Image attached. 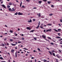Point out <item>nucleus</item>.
I'll return each mask as SVG.
<instances>
[{
  "instance_id": "f257e3e1",
  "label": "nucleus",
  "mask_w": 62,
  "mask_h": 62,
  "mask_svg": "<svg viewBox=\"0 0 62 62\" xmlns=\"http://www.w3.org/2000/svg\"><path fill=\"white\" fill-rule=\"evenodd\" d=\"M23 13H21L20 12H19L18 13V12H16L14 14L16 15H17V14H18V15H23Z\"/></svg>"
},
{
  "instance_id": "f03ea898",
  "label": "nucleus",
  "mask_w": 62,
  "mask_h": 62,
  "mask_svg": "<svg viewBox=\"0 0 62 62\" xmlns=\"http://www.w3.org/2000/svg\"><path fill=\"white\" fill-rule=\"evenodd\" d=\"M51 30H52L51 29H50L49 30L48 29L47 30H46V32H48V31L51 32Z\"/></svg>"
},
{
  "instance_id": "7ed1b4c3",
  "label": "nucleus",
  "mask_w": 62,
  "mask_h": 62,
  "mask_svg": "<svg viewBox=\"0 0 62 62\" xmlns=\"http://www.w3.org/2000/svg\"><path fill=\"white\" fill-rule=\"evenodd\" d=\"M2 7H3V8H6V6H5V5H4V4H3L2 5Z\"/></svg>"
},
{
  "instance_id": "20e7f679",
  "label": "nucleus",
  "mask_w": 62,
  "mask_h": 62,
  "mask_svg": "<svg viewBox=\"0 0 62 62\" xmlns=\"http://www.w3.org/2000/svg\"><path fill=\"white\" fill-rule=\"evenodd\" d=\"M11 52L13 54H14V49H12L11 50Z\"/></svg>"
},
{
  "instance_id": "39448f33",
  "label": "nucleus",
  "mask_w": 62,
  "mask_h": 62,
  "mask_svg": "<svg viewBox=\"0 0 62 62\" xmlns=\"http://www.w3.org/2000/svg\"><path fill=\"white\" fill-rule=\"evenodd\" d=\"M42 37L43 38H44V39H46V36H44V35H42Z\"/></svg>"
},
{
  "instance_id": "423d86ee",
  "label": "nucleus",
  "mask_w": 62,
  "mask_h": 62,
  "mask_svg": "<svg viewBox=\"0 0 62 62\" xmlns=\"http://www.w3.org/2000/svg\"><path fill=\"white\" fill-rule=\"evenodd\" d=\"M26 28L27 30H30L31 29L30 28H29L28 27H27Z\"/></svg>"
},
{
  "instance_id": "0eeeda50",
  "label": "nucleus",
  "mask_w": 62,
  "mask_h": 62,
  "mask_svg": "<svg viewBox=\"0 0 62 62\" xmlns=\"http://www.w3.org/2000/svg\"><path fill=\"white\" fill-rule=\"evenodd\" d=\"M42 2V1H38V3H39V4H41Z\"/></svg>"
},
{
  "instance_id": "6e6552de",
  "label": "nucleus",
  "mask_w": 62,
  "mask_h": 62,
  "mask_svg": "<svg viewBox=\"0 0 62 62\" xmlns=\"http://www.w3.org/2000/svg\"><path fill=\"white\" fill-rule=\"evenodd\" d=\"M56 56H57V58H60V56H58V54H57L56 55Z\"/></svg>"
},
{
  "instance_id": "1a4fd4ad",
  "label": "nucleus",
  "mask_w": 62,
  "mask_h": 62,
  "mask_svg": "<svg viewBox=\"0 0 62 62\" xmlns=\"http://www.w3.org/2000/svg\"><path fill=\"white\" fill-rule=\"evenodd\" d=\"M11 11H15V9H14V8H12V9Z\"/></svg>"
},
{
  "instance_id": "9d476101",
  "label": "nucleus",
  "mask_w": 62,
  "mask_h": 62,
  "mask_svg": "<svg viewBox=\"0 0 62 62\" xmlns=\"http://www.w3.org/2000/svg\"><path fill=\"white\" fill-rule=\"evenodd\" d=\"M15 55L16 56V57H17V52H16L15 53Z\"/></svg>"
},
{
  "instance_id": "9b49d317",
  "label": "nucleus",
  "mask_w": 62,
  "mask_h": 62,
  "mask_svg": "<svg viewBox=\"0 0 62 62\" xmlns=\"http://www.w3.org/2000/svg\"><path fill=\"white\" fill-rule=\"evenodd\" d=\"M35 31V30H32L31 31H30V32H32V33H33V32H34V31Z\"/></svg>"
},
{
  "instance_id": "f8f14e48",
  "label": "nucleus",
  "mask_w": 62,
  "mask_h": 62,
  "mask_svg": "<svg viewBox=\"0 0 62 62\" xmlns=\"http://www.w3.org/2000/svg\"><path fill=\"white\" fill-rule=\"evenodd\" d=\"M11 44V45H12V46H15V45H16V44Z\"/></svg>"
},
{
  "instance_id": "ddd939ff",
  "label": "nucleus",
  "mask_w": 62,
  "mask_h": 62,
  "mask_svg": "<svg viewBox=\"0 0 62 62\" xmlns=\"http://www.w3.org/2000/svg\"><path fill=\"white\" fill-rule=\"evenodd\" d=\"M52 24H47V25L48 26H49L50 25H52Z\"/></svg>"
},
{
  "instance_id": "4468645a",
  "label": "nucleus",
  "mask_w": 62,
  "mask_h": 62,
  "mask_svg": "<svg viewBox=\"0 0 62 62\" xmlns=\"http://www.w3.org/2000/svg\"><path fill=\"white\" fill-rule=\"evenodd\" d=\"M58 30L59 31V32H61V30L60 29H58Z\"/></svg>"
},
{
  "instance_id": "2eb2a0df",
  "label": "nucleus",
  "mask_w": 62,
  "mask_h": 62,
  "mask_svg": "<svg viewBox=\"0 0 62 62\" xmlns=\"http://www.w3.org/2000/svg\"><path fill=\"white\" fill-rule=\"evenodd\" d=\"M48 52L49 53H50V54H51V55H52V53H51V52L50 51H49Z\"/></svg>"
},
{
  "instance_id": "dca6fc26",
  "label": "nucleus",
  "mask_w": 62,
  "mask_h": 62,
  "mask_svg": "<svg viewBox=\"0 0 62 62\" xmlns=\"http://www.w3.org/2000/svg\"><path fill=\"white\" fill-rule=\"evenodd\" d=\"M51 3V2H50V1H48L47 2V3L48 4H49V5H50V3Z\"/></svg>"
},
{
  "instance_id": "f3484780",
  "label": "nucleus",
  "mask_w": 62,
  "mask_h": 62,
  "mask_svg": "<svg viewBox=\"0 0 62 62\" xmlns=\"http://www.w3.org/2000/svg\"><path fill=\"white\" fill-rule=\"evenodd\" d=\"M52 54L54 55V56H55V54H54V53H52Z\"/></svg>"
},
{
  "instance_id": "a211bd4d",
  "label": "nucleus",
  "mask_w": 62,
  "mask_h": 62,
  "mask_svg": "<svg viewBox=\"0 0 62 62\" xmlns=\"http://www.w3.org/2000/svg\"><path fill=\"white\" fill-rule=\"evenodd\" d=\"M9 5L11 6L12 5V3L11 2H10L9 3Z\"/></svg>"
},
{
  "instance_id": "6ab92c4d",
  "label": "nucleus",
  "mask_w": 62,
  "mask_h": 62,
  "mask_svg": "<svg viewBox=\"0 0 62 62\" xmlns=\"http://www.w3.org/2000/svg\"><path fill=\"white\" fill-rule=\"evenodd\" d=\"M22 2H21V3L20 4V7H22Z\"/></svg>"
},
{
  "instance_id": "aec40b11",
  "label": "nucleus",
  "mask_w": 62,
  "mask_h": 62,
  "mask_svg": "<svg viewBox=\"0 0 62 62\" xmlns=\"http://www.w3.org/2000/svg\"><path fill=\"white\" fill-rule=\"evenodd\" d=\"M39 27V26L38 25V26L36 27V29H38V28Z\"/></svg>"
},
{
  "instance_id": "412c9836",
  "label": "nucleus",
  "mask_w": 62,
  "mask_h": 62,
  "mask_svg": "<svg viewBox=\"0 0 62 62\" xmlns=\"http://www.w3.org/2000/svg\"><path fill=\"white\" fill-rule=\"evenodd\" d=\"M56 38H57V39H60V38H61V37H56Z\"/></svg>"
},
{
  "instance_id": "4be33fe9",
  "label": "nucleus",
  "mask_w": 62,
  "mask_h": 62,
  "mask_svg": "<svg viewBox=\"0 0 62 62\" xmlns=\"http://www.w3.org/2000/svg\"><path fill=\"white\" fill-rule=\"evenodd\" d=\"M54 30L55 31V32H58V30H56V29H54Z\"/></svg>"
},
{
  "instance_id": "5701e85b",
  "label": "nucleus",
  "mask_w": 62,
  "mask_h": 62,
  "mask_svg": "<svg viewBox=\"0 0 62 62\" xmlns=\"http://www.w3.org/2000/svg\"><path fill=\"white\" fill-rule=\"evenodd\" d=\"M9 11H12V9H11V8H9Z\"/></svg>"
},
{
  "instance_id": "b1692460",
  "label": "nucleus",
  "mask_w": 62,
  "mask_h": 62,
  "mask_svg": "<svg viewBox=\"0 0 62 62\" xmlns=\"http://www.w3.org/2000/svg\"><path fill=\"white\" fill-rule=\"evenodd\" d=\"M10 41H11L12 42H13V39H10Z\"/></svg>"
},
{
  "instance_id": "393cba45",
  "label": "nucleus",
  "mask_w": 62,
  "mask_h": 62,
  "mask_svg": "<svg viewBox=\"0 0 62 62\" xmlns=\"http://www.w3.org/2000/svg\"><path fill=\"white\" fill-rule=\"evenodd\" d=\"M53 15V14H49V15L50 16H52V15Z\"/></svg>"
},
{
  "instance_id": "a878e982",
  "label": "nucleus",
  "mask_w": 62,
  "mask_h": 62,
  "mask_svg": "<svg viewBox=\"0 0 62 62\" xmlns=\"http://www.w3.org/2000/svg\"><path fill=\"white\" fill-rule=\"evenodd\" d=\"M40 28H41V29H44V28H43V26H42V27H41V26H40Z\"/></svg>"
},
{
  "instance_id": "bb28decb",
  "label": "nucleus",
  "mask_w": 62,
  "mask_h": 62,
  "mask_svg": "<svg viewBox=\"0 0 62 62\" xmlns=\"http://www.w3.org/2000/svg\"><path fill=\"white\" fill-rule=\"evenodd\" d=\"M26 1H27V2H29L30 1V0H26Z\"/></svg>"
},
{
  "instance_id": "cd10ccee",
  "label": "nucleus",
  "mask_w": 62,
  "mask_h": 62,
  "mask_svg": "<svg viewBox=\"0 0 62 62\" xmlns=\"http://www.w3.org/2000/svg\"><path fill=\"white\" fill-rule=\"evenodd\" d=\"M0 59H2V60H3V58L2 57H0Z\"/></svg>"
},
{
  "instance_id": "c85d7f7f",
  "label": "nucleus",
  "mask_w": 62,
  "mask_h": 62,
  "mask_svg": "<svg viewBox=\"0 0 62 62\" xmlns=\"http://www.w3.org/2000/svg\"><path fill=\"white\" fill-rule=\"evenodd\" d=\"M40 13H39V14L38 16L39 17H40Z\"/></svg>"
},
{
  "instance_id": "c756f323",
  "label": "nucleus",
  "mask_w": 62,
  "mask_h": 62,
  "mask_svg": "<svg viewBox=\"0 0 62 62\" xmlns=\"http://www.w3.org/2000/svg\"><path fill=\"white\" fill-rule=\"evenodd\" d=\"M51 6L52 8H54V6L53 5H51Z\"/></svg>"
},
{
  "instance_id": "7c9ffc66",
  "label": "nucleus",
  "mask_w": 62,
  "mask_h": 62,
  "mask_svg": "<svg viewBox=\"0 0 62 62\" xmlns=\"http://www.w3.org/2000/svg\"><path fill=\"white\" fill-rule=\"evenodd\" d=\"M2 44V45H1L2 46H3V47H4V46H5V45L4 44Z\"/></svg>"
},
{
  "instance_id": "2f4dec72",
  "label": "nucleus",
  "mask_w": 62,
  "mask_h": 62,
  "mask_svg": "<svg viewBox=\"0 0 62 62\" xmlns=\"http://www.w3.org/2000/svg\"><path fill=\"white\" fill-rule=\"evenodd\" d=\"M38 51H40V49H39V48H38Z\"/></svg>"
},
{
  "instance_id": "473e14b6",
  "label": "nucleus",
  "mask_w": 62,
  "mask_h": 62,
  "mask_svg": "<svg viewBox=\"0 0 62 62\" xmlns=\"http://www.w3.org/2000/svg\"><path fill=\"white\" fill-rule=\"evenodd\" d=\"M40 21H39L38 23V25H39H39H40Z\"/></svg>"
},
{
  "instance_id": "72a5a7b5",
  "label": "nucleus",
  "mask_w": 62,
  "mask_h": 62,
  "mask_svg": "<svg viewBox=\"0 0 62 62\" xmlns=\"http://www.w3.org/2000/svg\"><path fill=\"white\" fill-rule=\"evenodd\" d=\"M10 6H9V5H8L7 6V8H10Z\"/></svg>"
},
{
  "instance_id": "f704fd0d",
  "label": "nucleus",
  "mask_w": 62,
  "mask_h": 62,
  "mask_svg": "<svg viewBox=\"0 0 62 62\" xmlns=\"http://www.w3.org/2000/svg\"><path fill=\"white\" fill-rule=\"evenodd\" d=\"M22 8H24V5H23L22 6Z\"/></svg>"
},
{
  "instance_id": "c9c22d12",
  "label": "nucleus",
  "mask_w": 62,
  "mask_h": 62,
  "mask_svg": "<svg viewBox=\"0 0 62 62\" xmlns=\"http://www.w3.org/2000/svg\"><path fill=\"white\" fill-rule=\"evenodd\" d=\"M50 44H51V45H54V43L53 42L51 43Z\"/></svg>"
},
{
  "instance_id": "e433bc0d",
  "label": "nucleus",
  "mask_w": 62,
  "mask_h": 62,
  "mask_svg": "<svg viewBox=\"0 0 62 62\" xmlns=\"http://www.w3.org/2000/svg\"><path fill=\"white\" fill-rule=\"evenodd\" d=\"M60 22H61V23H62V19H60Z\"/></svg>"
},
{
  "instance_id": "4c0bfd02",
  "label": "nucleus",
  "mask_w": 62,
  "mask_h": 62,
  "mask_svg": "<svg viewBox=\"0 0 62 62\" xmlns=\"http://www.w3.org/2000/svg\"><path fill=\"white\" fill-rule=\"evenodd\" d=\"M44 62H47V60H45V59H44Z\"/></svg>"
},
{
  "instance_id": "58836bf2",
  "label": "nucleus",
  "mask_w": 62,
  "mask_h": 62,
  "mask_svg": "<svg viewBox=\"0 0 62 62\" xmlns=\"http://www.w3.org/2000/svg\"><path fill=\"white\" fill-rule=\"evenodd\" d=\"M33 22H35V21H36V20L35 19H33Z\"/></svg>"
},
{
  "instance_id": "ea45409f",
  "label": "nucleus",
  "mask_w": 62,
  "mask_h": 62,
  "mask_svg": "<svg viewBox=\"0 0 62 62\" xmlns=\"http://www.w3.org/2000/svg\"><path fill=\"white\" fill-rule=\"evenodd\" d=\"M21 41H18V43H21Z\"/></svg>"
},
{
  "instance_id": "a19ab883",
  "label": "nucleus",
  "mask_w": 62,
  "mask_h": 62,
  "mask_svg": "<svg viewBox=\"0 0 62 62\" xmlns=\"http://www.w3.org/2000/svg\"><path fill=\"white\" fill-rule=\"evenodd\" d=\"M10 32L11 33H13V31L11 30L10 31Z\"/></svg>"
},
{
  "instance_id": "79ce46f5",
  "label": "nucleus",
  "mask_w": 62,
  "mask_h": 62,
  "mask_svg": "<svg viewBox=\"0 0 62 62\" xmlns=\"http://www.w3.org/2000/svg\"><path fill=\"white\" fill-rule=\"evenodd\" d=\"M58 35L59 36H60V33H59L58 34Z\"/></svg>"
},
{
  "instance_id": "37998d69",
  "label": "nucleus",
  "mask_w": 62,
  "mask_h": 62,
  "mask_svg": "<svg viewBox=\"0 0 62 62\" xmlns=\"http://www.w3.org/2000/svg\"><path fill=\"white\" fill-rule=\"evenodd\" d=\"M33 8V9H37V8L36 7H34V8Z\"/></svg>"
},
{
  "instance_id": "c03bdc74",
  "label": "nucleus",
  "mask_w": 62,
  "mask_h": 62,
  "mask_svg": "<svg viewBox=\"0 0 62 62\" xmlns=\"http://www.w3.org/2000/svg\"><path fill=\"white\" fill-rule=\"evenodd\" d=\"M30 23H31L32 22V20H31V19H30Z\"/></svg>"
},
{
  "instance_id": "a18cd8bd",
  "label": "nucleus",
  "mask_w": 62,
  "mask_h": 62,
  "mask_svg": "<svg viewBox=\"0 0 62 62\" xmlns=\"http://www.w3.org/2000/svg\"><path fill=\"white\" fill-rule=\"evenodd\" d=\"M22 40H24V38H22Z\"/></svg>"
},
{
  "instance_id": "49530a36",
  "label": "nucleus",
  "mask_w": 62,
  "mask_h": 62,
  "mask_svg": "<svg viewBox=\"0 0 62 62\" xmlns=\"http://www.w3.org/2000/svg\"><path fill=\"white\" fill-rule=\"evenodd\" d=\"M48 38L49 39H52L50 37H48Z\"/></svg>"
},
{
  "instance_id": "de8ad7c7",
  "label": "nucleus",
  "mask_w": 62,
  "mask_h": 62,
  "mask_svg": "<svg viewBox=\"0 0 62 62\" xmlns=\"http://www.w3.org/2000/svg\"><path fill=\"white\" fill-rule=\"evenodd\" d=\"M34 39H35V40H37V39H36V38H34Z\"/></svg>"
},
{
  "instance_id": "09e8293b",
  "label": "nucleus",
  "mask_w": 62,
  "mask_h": 62,
  "mask_svg": "<svg viewBox=\"0 0 62 62\" xmlns=\"http://www.w3.org/2000/svg\"><path fill=\"white\" fill-rule=\"evenodd\" d=\"M23 49H24V50H27V48H23Z\"/></svg>"
},
{
  "instance_id": "8fccbe9b",
  "label": "nucleus",
  "mask_w": 62,
  "mask_h": 62,
  "mask_svg": "<svg viewBox=\"0 0 62 62\" xmlns=\"http://www.w3.org/2000/svg\"><path fill=\"white\" fill-rule=\"evenodd\" d=\"M42 0L43 1H45V2L47 1V0Z\"/></svg>"
},
{
  "instance_id": "3c124183",
  "label": "nucleus",
  "mask_w": 62,
  "mask_h": 62,
  "mask_svg": "<svg viewBox=\"0 0 62 62\" xmlns=\"http://www.w3.org/2000/svg\"><path fill=\"white\" fill-rule=\"evenodd\" d=\"M4 39V40H6L7 39V38Z\"/></svg>"
},
{
  "instance_id": "603ef678",
  "label": "nucleus",
  "mask_w": 62,
  "mask_h": 62,
  "mask_svg": "<svg viewBox=\"0 0 62 62\" xmlns=\"http://www.w3.org/2000/svg\"><path fill=\"white\" fill-rule=\"evenodd\" d=\"M59 52H60V53H61L62 52H61V51L59 50Z\"/></svg>"
},
{
  "instance_id": "864d4df0",
  "label": "nucleus",
  "mask_w": 62,
  "mask_h": 62,
  "mask_svg": "<svg viewBox=\"0 0 62 62\" xmlns=\"http://www.w3.org/2000/svg\"><path fill=\"white\" fill-rule=\"evenodd\" d=\"M44 32H46V30H44Z\"/></svg>"
},
{
  "instance_id": "5fc2aeb1",
  "label": "nucleus",
  "mask_w": 62,
  "mask_h": 62,
  "mask_svg": "<svg viewBox=\"0 0 62 62\" xmlns=\"http://www.w3.org/2000/svg\"><path fill=\"white\" fill-rule=\"evenodd\" d=\"M31 59H33L34 58V57H32L31 58Z\"/></svg>"
},
{
  "instance_id": "6e6d98bb",
  "label": "nucleus",
  "mask_w": 62,
  "mask_h": 62,
  "mask_svg": "<svg viewBox=\"0 0 62 62\" xmlns=\"http://www.w3.org/2000/svg\"><path fill=\"white\" fill-rule=\"evenodd\" d=\"M7 45H9V44L8 43H7Z\"/></svg>"
},
{
  "instance_id": "4d7b16f0",
  "label": "nucleus",
  "mask_w": 62,
  "mask_h": 62,
  "mask_svg": "<svg viewBox=\"0 0 62 62\" xmlns=\"http://www.w3.org/2000/svg\"><path fill=\"white\" fill-rule=\"evenodd\" d=\"M33 52H36V51L35 50H34L33 51Z\"/></svg>"
},
{
  "instance_id": "13d9d810",
  "label": "nucleus",
  "mask_w": 62,
  "mask_h": 62,
  "mask_svg": "<svg viewBox=\"0 0 62 62\" xmlns=\"http://www.w3.org/2000/svg\"><path fill=\"white\" fill-rule=\"evenodd\" d=\"M58 25H59V26H61V25H60V24H58Z\"/></svg>"
},
{
  "instance_id": "bf43d9fd",
  "label": "nucleus",
  "mask_w": 62,
  "mask_h": 62,
  "mask_svg": "<svg viewBox=\"0 0 62 62\" xmlns=\"http://www.w3.org/2000/svg\"><path fill=\"white\" fill-rule=\"evenodd\" d=\"M5 27H8V26H7V25H5Z\"/></svg>"
},
{
  "instance_id": "052dcab7",
  "label": "nucleus",
  "mask_w": 62,
  "mask_h": 62,
  "mask_svg": "<svg viewBox=\"0 0 62 62\" xmlns=\"http://www.w3.org/2000/svg\"><path fill=\"white\" fill-rule=\"evenodd\" d=\"M13 39H16V38L14 37Z\"/></svg>"
},
{
  "instance_id": "680f3d73",
  "label": "nucleus",
  "mask_w": 62,
  "mask_h": 62,
  "mask_svg": "<svg viewBox=\"0 0 62 62\" xmlns=\"http://www.w3.org/2000/svg\"><path fill=\"white\" fill-rule=\"evenodd\" d=\"M52 52H55V51L54 50H52Z\"/></svg>"
},
{
  "instance_id": "e2e57ef3",
  "label": "nucleus",
  "mask_w": 62,
  "mask_h": 62,
  "mask_svg": "<svg viewBox=\"0 0 62 62\" xmlns=\"http://www.w3.org/2000/svg\"><path fill=\"white\" fill-rule=\"evenodd\" d=\"M3 37V36L1 35L0 36V38H2Z\"/></svg>"
},
{
  "instance_id": "0e129e2a",
  "label": "nucleus",
  "mask_w": 62,
  "mask_h": 62,
  "mask_svg": "<svg viewBox=\"0 0 62 62\" xmlns=\"http://www.w3.org/2000/svg\"><path fill=\"white\" fill-rule=\"evenodd\" d=\"M23 51H24L25 52V53H26V51L25 50H24Z\"/></svg>"
},
{
  "instance_id": "69168bd1",
  "label": "nucleus",
  "mask_w": 62,
  "mask_h": 62,
  "mask_svg": "<svg viewBox=\"0 0 62 62\" xmlns=\"http://www.w3.org/2000/svg\"><path fill=\"white\" fill-rule=\"evenodd\" d=\"M5 47L6 48V49H7V48H8L6 46H5Z\"/></svg>"
},
{
  "instance_id": "338daca9",
  "label": "nucleus",
  "mask_w": 62,
  "mask_h": 62,
  "mask_svg": "<svg viewBox=\"0 0 62 62\" xmlns=\"http://www.w3.org/2000/svg\"><path fill=\"white\" fill-rule=\"evenodd\" d=\"M17 35H18L17 34H15V35L16 36H17Z\"/></svg>"
},
{
  "instance_id": "774afa93",
  "label": "nucleus",
  "mask_w": 62,
  "mask_h": 62,
  "mask_svg": "<svg viewBox=\"0 0 62 62\" xmlns=\"http://www.w3.org/2000/svg\"><path fill=\"white\" fill-rule=\"evenodd\" d=\"M18 31H20V29L18 28Z\"/></svg>"
}]
</instances>
